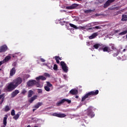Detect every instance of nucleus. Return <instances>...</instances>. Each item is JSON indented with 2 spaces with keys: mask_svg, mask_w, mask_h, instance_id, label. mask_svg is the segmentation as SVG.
<instances>
[{
  "mask_svg": "<svg viewBox=\"0 0 127 127\" xmlns=\"http://www.w3.org/2000/svg\"><path fill=\"white\" fill-rule=\"evenodd\" d=\"M21 83H22V78L19 77L14 79L12 82L8 83L6 88V90L7 92H12V91L17 88L19 85H20Z\"/></svg>",
  "mask_w": 127,
  "mask_h": 127,
  "instance_id": "nucleus-1",
  "label": "nucleus"
},
{
  "mask_svg": "<svg viewBox=\"0 0 127 127\" xmlns=\"http://www.w3.org/2000/svg\"><path fill=\"white\" fill-rule=\"evenodd\" d=\"M99 94V90H96L95 91H91L86 93L81 99V102H84L85 100L89 98V97H92V96H95Z\"/></svg>",
  "mask_w": 127,
  "mask_h": 127,
  "instance_id": "nucleus-2",
  "label": "nucleus"
},
{
  "mask_svg": "<svg viewBox=\"0 0 127 127\" xmlns=\"http://www.w3.org/2000/svg\"><path fill=\"white\" fill-rule=\"evenodd\" d=\"M36 80L37 81H36L35 85H36V86H37L38 88H42V86H41V85H40V84L39 83V81H40V80H41L42 81H45V80H46V77L44 76L40 75L36 77Z\"/></svg>",
  "mask_w": 127,
  "mask_h": 127,
  "instance_id": "nucleus-3",
  "label": "nucleus"
},
{
  "mask_svg": "<svg viewBox=\"0 0 127 127\" xmlns=\"http://www.w3.org/2000/svg\"><path fill=\"white\" fill-rule=\"evenodd\" d=\"M86 115L91 118L95 117V114L93 112V107L90 106L86 110Z\"/></svg>",
  "mask_w": 127,
  "mask_h": 127,
  "instance_id": "nucleus-4",
  "label": "nucleus"
},
{
  "mask_svg": "<svg viewBox=\"0 0 127 127\" xmlns=\"http://www.w3.org/2000/svg\"><path fill=\"white\" fill-rule=\"evenodd\" d=\"M61 65L62 66V69L65 73H67L68 72V66L64 62H61Z\"/></svg>",
  "mask_w": 127,
  "mask_h": 127,
  "instance_id": "nucleus-5",
  "label": "nucleus"
},
{
  "mask_svg": "<svg viewBox=\"0 0 127 127\" xmlns=\"http://www.w3.org/2000/svg\"><path fill=\"white\" fill-rule=\"evenodd\" d=\"M65 102H66V103H68V104H71V100L69 99H63L61 101L58 102L57 103V106H61V105L65 103Z\"/></svg>",
  "mask_w": 127,
  "mask_h": 127,
  "instance_id": "nucleus-6",
  "label": "nucleus"
},
{
  "mask_svg": "<svg viewBox=\"0 0 127 127\" xmlns=\"http://www.w3.org/2000/svg\"><path fill=\"white\" fill-rule=\"evenodd\" d=\"M53 117H57V118H65L66 115L64 113H55L52 114Z\"/></svg>",
  "mask_w": 127,
  "mask_h": 127,
  "instance_id": "nucleus-7",
  "label": "nucleus"
},
{
  "mask_svg": "<svg viewBox=\"0 0 127 127\" xmlns=\"http://www.w3.org/2000/svg\"><path fill=\"white\" fill-rule=\"evenodd\" d=\"M7 46L6 45H3L2 46H0V53H2L3 52H5V51H7Z\"/></svg>",
  "mask_w": 127,
  "mask_h": 127,
  "instance_id": "nucleus-8",
  "label": "nucleus"
},
{
  "mask_svg": "<svg viewBox=\"0 0 127 127\" xmlns=\"http://www.w3.org/2000/svg\"><path fill=\"white\" fill-rule=\"evenodd\" d=\"M78 4L77 3H73L71 4V5L69 6H66V9H74V8H76V7H78Z\"/></svg>",
  "mask_w": 127,
  "mask_h": 127,
  "instance_id": "nucleus-9",
  "label": "nucleus"
},
{
  "mask_svg": "<svg viewBox=\"0 0 127 127\" xmlns=\"http://www.w3.org/2000/svg\"><path fill=\"white\" fill-rule=\"evenodd\" d=\"M16 72V70L15 69V67H12L10 70L9 78H11L12 76L15 74Z\"/></svg>",
  "mask_w": 127,
  "mask_h": 127,
  "instance_id": "nucleus-10",
  "label": "nucleus"
},
{
  "mask_svg": "<svg viewBox=\"0 0 127 127\" xmlns=\"http://www.w3.org/2000/svg\"><path fill=\"white\" fill-rule=\"evenodd\" d=\"M35 83H36V80H29L27 82V86L28 87H31L32 86H34V85H35Z\"/></svg>",
  "mask_w": 127,
  "mask_h": 127,
  "instance_id": "nucleus-11",
  "label": "nucleus"
},
{
  "mask_svg": "<svg viewBox=\"0 0 127 127\" xmlns=\"http://www.w3.org/2000/svg\"><path fill=\"white\" fill-rule=\"evenodd\" d=\"M19 93V90H15V91H13L11 94V98H14V97L16 96Z\"/></svg>",
  "mask_w": 127,
  "mask_h": 127,
  "instance_id": "nucleus-12",
  "label": "nucleus"
},
{
  "mask_svg": "<svg viewBox=\"0 0 127 127\" xmlns=\"http://www.w3.org/2000/svg\"><path fill=\"white\" fill-rule=\"evenodd\" d=\"M37 95H34V96L32 97L31 98H30L28 100L29 103L30 104H32V103L33 102V101H35V100H36V98H37Z\"/></svg>",
  "mask_w": 127,
  "mask_h": 127,
  "instance_id": "nucleus-13",
  "label": "nucleus"
},
{
  "mask_svg": "<svg viewBox=\"0 0 127 127\" xmlns=\"http://www.w3.org/2000/svg\"><path fill=\"white\" fill-rule=\"evenodd\" d=\"M11 58V57H10V55L6 56L4 59L3 60V62H4L5 63H6V62H8V61L10 60Z\"/></svg>",
  "mask_w": 127,
  "mask_h": 127,
  "instance_id": "nucleus-14",
  "label": "nucleus"
},
{
  "mask_svg": "<svg viewBox=\"0 0 127 127\" xmlns=\"http://www.w3.org/2000/svg\"><path fill=\"white\" fill-rule=\"evenodd\" d=\"M98 36V34L97 33H94L91 36H89V39H94V38H96Z\"/></svg>",
  "mask_w": 127,
  "mask_h": 127,
  "instance_id": "nucleus-15",
  "label": "nucleus"
},
{
  "mask_svg": "<svg viewBox=\"0 0 127 127\" xmlns=\"http://www.w3.org/2000/svg\"><path fill=\"white\" fill-rule=\"evenodd\" d=\"M103 50L104 52H108V53L111 52V48L109 47H104L103 48Z\"/></svg>",
  "mask_w": 127,
  "mask_h": 127,
  "instance_id": "nucleus-16",
  "label": "nucleus"
},
{
  "mask_svg": "<svg viewBox=\"0 0 127 127\" xmlns=\"http://www.w3.org/2000/svg\"><path fill=\"white\" fill-rule=\"evenodd\" d=\"M69 93H70L71 95H77L78 94V90L75 89H71L69 91Z\"/></svg>",
  "mask_w": 127,
  "mask_h": 127,
  "instance_id": "nucleus-17",
  "label": "nucleus"
},
{
  "mask_svg": "<svg viewBox=\"0 0 127 127\" xmlns=\"http://www.w3.org/2000/svg\"><path fill=\"white\" fill-rule=\"evenodd\" d=\"M42 105H43L42 102H38L36 105H35L34 108L37 109L39 108V107H41V106H42Z\"/></svg>",
  "mask_w": 127,
  "mask_h": 127,
  "instance_id": "nucleus-18",
  "label": "nucleus"
},
{
  "mask_svg": "<svg viewBox=\"0 0 127 127\" xmlns=\"http://www.w3.org/2000/svg\"><path fill=\"white\" fill-rule=\"evenodd\" d=\"M33 95V91L32 90H29L28 92V98H31Z\"/></svg>",
  "mask_w": 127,
  "mask_h": 127,
  "instance_id": "nucleus-19",
  "label": "nucleus"
},
{
  "mask_svg": "<svg viewBox=\"0 0 127 127\" xmlns=\"http://www.w3.org/2000/svg\"><path fill=\"white\" fill-rule=\"evenodd\" d=\"M110 5H111V4L109 3L108 1H107L105 2V3L104 4L103 7H104V8H107V7L110 6Z\"/></svg>",
  "mask_w": 127,
  "mask_h": 127,
  "instance_id": "nucleus-20",
  "label": "nucleus"
},
{
  "mask_svg": "<svg viewBox=\"0 0 127 127\" xmlns=\"http://www.w3.org/2000/svg\"><path fill=\"white\" fill-rule=\"evenodd\" d=\"M127 15H125V14L122 15V21H127Z\"/></svg>",
  "mask_w": 127,
  "mask_h": 127,
  "instance_id": "nucleus-21",
  "label": "nucleus"
},
{
  "mask_svg": "<svg viewBox=\"0 0 127 127\" xmlns=\"http://www.w3.org/2000/svg\"><path fill=\"white\" fill-rule=\"evenodd\" d=\"M101 46V44H95L93 45V47L94 48H95V49H98L99 47H100Z\"/></svg>",
  "mask_w": 127,
  "mask_h": 127,
  "instance_id": "nucleus-22",
  "label": "nucleus"
},
{
  "mask_svg": "<svg viewBox=\"0 0 127 127\" xmlns=\"http://www.w3.org/2000/svg\"><path fill=\"white\" fill-rule=\"evenodd\" d=\"M20 115V113H18L15 116L13 117V119H14V120H16L18 119V118H19Z\"/></svg>",
  "mask_w": 127,
  "mask_h": 127,
  "instance_id": "nucleus-23",
  "label": "nucleus"
},
{
  "mask_svg": "<svg viewBox=\"0 0 127 127\" xmlns=\"http://www.w3.org/2000/svg\"><path fill=\"white\" fill-rule=\"evenodd\" d=\"M69 25L70 26H71V27H73V28H75V29H78V27H77V26L71 24V23H69Z\"/></svg>",
  "mask_w": 127,
  "mask_h": 127,
  "instance_id": "nucleus-24",
  "label": "nucleus"
},
{
  "mask_svg": "<svg viewBox=\"0 0 127 127\" xmlns=\"http://www.w3.org/2000/svg\"><path fill=\"white\" fill-rule=\"evenodd\" d=\"M45 90H46V91L47 92H50V87H49V86H46L44 87Z\"/></svg>",
  "mask_w": 127,
  "mask_h": 127,
  "instance_id": "nucleus-25",
  "label": "nucleus"
},
{
  "mask_svg": "<svg viewBox=\"0 0 127 127\" xmlns=\"http://www.w3.org/2000/svg\"><path fill=\"white\" fill-rule=\"evenodd\" d=\"M10 110V108H9V106H6L5 107V110L4 112H8Z\"/></svg>",
  "mask_w": 127,
  "mask_h": 127,
  "instance_id": "nucleus-26",
  "label": "nucleus"
},
{
  "mask_svg": "<svg viewBox=\"0 0 127 127\" xmlns=\"http://www.w3.org/2000/svg\"><path fill=\"white\" fill-rule=\"evenodd\" d=\"M46 83H47V86L48 87H52L53 86L52 84H51V83H50V82L49 81H47Z\"/></svg>",
  "mask_w": 127,
  "mask_h": 127,
  "instance_id": "nucleus-27",
  "label": "nucleus"
},
{
  "mask_svg": "<svg viewBox=\"0 0 127 127\" xmlns=\"http://www.w3.org/2000/svg\"><path fill=\"white\" fill-rule=\"evenodd\" d=\"M26 93H27V91H26L25 89H23L21 91V94H22V95H25Z\"/></svg>",
  "mask_w": 127,
  "mask_h": 127,
  "instance_id": "nucleus-28",
  "label": "nucleus"
},
{
  "mask_svg": "<svg viewBox=\"0 0 127 127\" xmlns=\"http://www.w3.org/2000/svg\"><path fill=\"white\" fill-rule=\"evenodd\" d=\"M55 59L57 64H59L60 63V61H59V59H58L57 56L55 57Z\"/></svg>",
  "mask_w": 127,
  "mask_h": 127,
  "instance_id": "nucleus-29",
  "label": "nucleus"
},
{
  "mask_svg": "<svg viewBox=\"0 0 127 127\" xmlns=\"http://www.w3.org/2000/svg\"><path fill=\"white\" fill-rule=\"evenodd\" d=\"M58 69V66L57 65V64H54V70H55V71H57Z\"/></svg>",
  "mask_w": 127,
  "mask_h": 127,
  "instance_id": "nucleus-30",
  "label": "nucleus"
},
{
  "mask_svg": "<svg viewBox=\"0 0 127 127\" xmlns=\"http://www.w3.org/2000/svg\"><path fill=\"white\" fill-rule=\"evenodd\" d=\"M92 11H93V10H92L91 9H88V10H85L84 13H89L90 12H92Z\"/></svg>",
  "mask_w": 127,
  "mask_h": 127,
  "instance_id": "nucleus-31",
  "label": "nucleus"
},
{
  "mask_svg": "<svg viewBox=\"0 0 127 127\" xmlns=\"http://www.w3.org/2000/svg\"><path fill=\"white\" fill-rule=\"evenodd\" d=\"M11 115L12 116H15V111H14V110H12L11 112Z\"/></svg>",
  "mask_w": 127,
  "mask_h": 127,
  "instance_id": "nucleus-32",
  "label": "nucleus"
},
{
  "mask_svg": "<svg viewBox=\"0 0 127 127\" xmlns=\"http://www.w3.org/2000/svg\"><path fill=\"white\" fill-rule=\"evenodd\" d=\"M116 0H108L107 1L111 4V3H113V2H114Z\"/></svg>",
  "mask_w": 127,
  "mask_h": 127,
  "instance_id": "nucleus-33",
  "label": "nucleus"
},
{
  "mask_svg": "<svg viewBox=\"0 0 127 127\" xmlns=\"http://www.w3.org/2000/svg\"><path fill=\"white\" fill-rule=\"evenodd\" d=\"M44 76H45V77H50V74L47 73H45L44 74Z\"/></svg>",
  "mask_w": 127,
  "mask_h": 127,
  "instance_id": "nucleus-34",
  "label": "nucleus"
},
{
  "mask_svg": "<svg viewBox=\"0 0 127 127\" xmlns=\"http://www.w3.org/2000/svg\"><path fill=\"white\" fill-rule=\"evenodd\" d=\"M38 93L39 94H42V89H38Z\"/></svg>",
  "mask_w": 127,
  "mask_h": 127,
  "instance_id": "nucleus-35",
  "label": "nucleus"
},
{
  "mask_svg": "<svg viewBox=\"0 0 127 127\" xmlns=\"http://www.w3.org/2000/svg\"><path fill=\"white\" fill-rule=\"evenodd\" d=\"M4 101V97L2 98L1 101H0V105H1L2 103H3V101Z\"/></svg>",
  "mask_w": 127,
  "mask_h": 127,
  "instance_id": "nucleus-36",
  "label": "nucleus"
},
{
  "mask_svg": "<svg viewBox=\"0 0 127 127\" xmlns=\"http://www.w3.org/2000/svg\"><path fill=\"white\" fill-rule=\"evenodd\" d=\"M111 48L112 49H113V50H115V49H116V48H115V45L112 44L111 45Z\"/></svg>",
  "mask_w": 127,
  "mask_h": 127,
  "instance_id": "nucleus-37",
  "label": "nucleus"
},
{
  "mask_svg": "<svg viewBox=\"0 0 127 127\" xmlns=\"http://www.w3.org/2000/svg\"><path fill=\"white\" fill-rule=\"evenodd\" d=\"M93 28H96V29H101V27L97 26L93 27Z\"/></svg>",
  "mask_w": 127,
  "mask_h": 127,
  "instance_id": "nucleus-38",
  "label": "nucleus"
},
{
  "mask_svg": "<svg viewBox=\"0 0 127 127\" xmlns=\"http://www.w3.org/2000/svg\"><path fill=\"white\" fill-rule=\"evenodd\" d=\"M4 97V94L0 95V99H2V98H3Z\"/></svg>",
  "mask_w": 127,
  "mask_h": 127,
  "instance_id": "nucleus-39",
  "label": "nucleus"
},
{
  "mask_svg": "<svg viewBox=\"0 0 127 127\" xmlns=\"http://www.w3.org/2000/svg\"><path fill=\"white\" fill-rule=\"evenodd\" d=\"M40 61L41 62H45V60H44L43 58H41L40 59Z\"/></svg>",
  "mask_w": 127,
  "mask_h": 127,
  "instance_id": "nucleus-40",
  "label": "nucleus"
},
{
  "mask_svg": "<svg viewBox=\"0 0 127 127\" xmlns=\"http://www.w3.org/2000/svg\"><path fill=\"white\" fill-rule=\"evenodd\" d=\"M3 63H5L4 62H3V60L2 61L0 62V65H2Z\"/></svg>",
  "mask_w": 127,
  "mask_h": 127,
  "instance_id": "nucleus-41",
  "label": "nucleus"
},
{
  "mask_svg": "<svg viewBox=\"0 0 127 127\" xmlns=\"http://www.w3.org/2000/svg\"><path fill=\"white\" fill-rule=\"evenodd\" d=\"M79 28H80L81 29H85V27L80 26Z\"/></svg>",
  "mask_w": 127,
  "mask_h": 127,
  "instance_id": "nucleus-42",
  "label": "nucleus"
},
{
  "mask_svg": "<svg viewBox=\"0 0 127 127\" xmlns=\"http://www.w3.org/2000/svg\"><path fill=\"white\" fill-rule=\"evenodd\" d=\"M57 58L59 59V60H62V58H60V57L59 56H57Z\"/></svg>",
  "mask_w": 127,
  "mask_h": 127,
  "instance_id": "nucleus-43",
  "label": "nucleus"
},
{
  "mask_svg": "<svg viewBox=\"0 0 127 127\" xmlns=\"http://www.w3.org/2000/svg\"><path fill=\"white\" fill-rule=\"evenodd\" d=\"M87 46H90V42H87Z\"/></svg>",
  "mask_w": 127,
  "mask_h": 127,
  "instance_id": "nucleus-44",
  "label": "nucleus"
},
{
  "mask_svg": "<svg viewBox=\"0 0 127 127\" xmlns=\"http://www.w3.org/2000/svg\"><path fill=\"white\" fill-rule=\"evenodd\" d=\"M12 57H13V58H15V57H16V56H15L14 55H12Z\"/></svg>",
  "mask_w": 127,
  "mask_h": 127,
  "instance_id": "nucleus-45",
  "label": "nucleus"
},
{
  "mask_svg": "<svg viewBox=\"0 0 127 127\" xmlns=\"http://www.w3.org/2000/svg\"><path fill=\"white\" fill-rule=\"evenodd\" d=\"M36 110H37L36 108H34L33 109V112H35V111H36Z\"/></svg>",
  "mask_w": 127,
  "mask_h": 127,
  "instance_id": "nucleus-46",
  "label": "nucleus"
},
{
  "mask_svg": "<svg viewBox=\"0 0 127 127\" xmlns=\"http://www.w3.org/2000/svg\"><path fill=\"white\" fill-rule=\"evenodd\" d=\"M78 98H79V96H78V95L75 96L76 99H78Z\"/></svg>",
  "mask_w": 127,
  "mask_h": 127,
  "instance_id": "nucleus-47",
  "label": "nucleus"
},
{
  "mask_svg": "<svg viewBox=\"0 0 127 127\" xmlns=\"http://www.w3.org/2000/svg\"><path fill=\"white\" fill-rule=\"evenodd\" d=\"M126 49H124V50H123V52H126Z\"/></svg>",
  "mask_w": 127,
  "mask_h": 127,
  "instance_id": "nucleus-48",
  "label": "nucleus"
},
{
  "mask_svg": "<svg viewBox=\"0 0 127 127\" xmlns=\"http://www.w3.org/2000/svg\"><path fill=\"white\" fill-rule=\"evenodd\" d=\"M115 32H116V33H118V32H119V30H116V31H115Z\"/></svg>",
  "mask_w": 127,
  "mask_h": 127,
  "instance_id": "nucleus-49",
  "label": "nucleus"
},
{
  "mask_svg": "<svg viewBox=\"0 0 127 127\" xmlns=\"http://www.w3.org/2000/svg\"><path fill=\"white\" fill-rule=\"evenodd\" d=\"M1 93V90L0 89V94Z\"/></svg>",
  "mask_w": 127,
  "mask_h": 127,
  "instance_id": "nucleus-50",
  "label": "nucleus"
},
{
  "mask_svg": "<svg viewBox=\"0 0 127 127\" xmlns=\"http://www.w3.org/2000/svg\"><path fill=\"white\" fill-rule=\"evenodd\" d=\"M27 127H31L30 125L28 126Z\"/></svg>",
  "mask_w": 127,
  "mask_h": 127,
  "instance_id": "nucleus-51",
  "label": "nucleus"
},
{
  "mask_svg": "<svg viewBox=\"0 0 127 127\" xmlns=\"http://www.w3.org/2000/svg\"><path fill=\"white\" fill-rule=\"evenodd\" d=\"M126 38H127V34L126 35Z\"/></svg>",
  "mask_w": 127,
  "mask_h": 127,
  "instance_id": "nucleus-52",
  "label": "nucleus"
},
{
  "mask_svg": "<svg viewBox=\"0 0 127 127\" xmlns=\"http://www.w3.org/2000/svg\"><path fill=\"white\" fill-rule=\"evenodd\" d=\"M89 29H92V28H89Z\"/></svg>",
  "mask_w": 127,
  "mask_h": 127,
  "instance_id": "nucleus-53",
  "label": "nucleus"
},
{
  "mask_svg": "<svg viewBox=\"0 0 127 127\" xmlns=\"http://www.w3.org/2000/svg\"><path fill=\"white\" fill-rule=\"evenodd\" d=\"M126 48H127V45L126 46Z\"/></svg>",
  "mask_w": 127,
  "mask_h": 127,
  "instance_id": "nucleus-54",
  "label": "nucleus"
},
{
  "mask_svg": "<svg viewBox=\"0 0 127 127\" xmlns=\"http://www.w3.org/2000/svg\"><path fill=\"white\" fill-rule=\"evenodd\" d=\"M1 69L0 68V71H1Z\"/></svg>",
  "mask_w": 127,
  "mask_h": 127,
  "instance_id": "nucleus-55",
  "label": "nucleus"
},
{
  "mask_svg": "<svg viewBox=\"0 0 127 127\" xmlns=\"http://www.w3.org/2000/svg\"><path fill=\"white\" fill-rule=\"evenodd\" d=\"M64 77H65V75H64Z\"/></svg>",
  "mask_w": 127,
  "mask_h": 127,
  "instance_id": "nucleus-56",
  "label": "nucleus"
}]
</instances>
